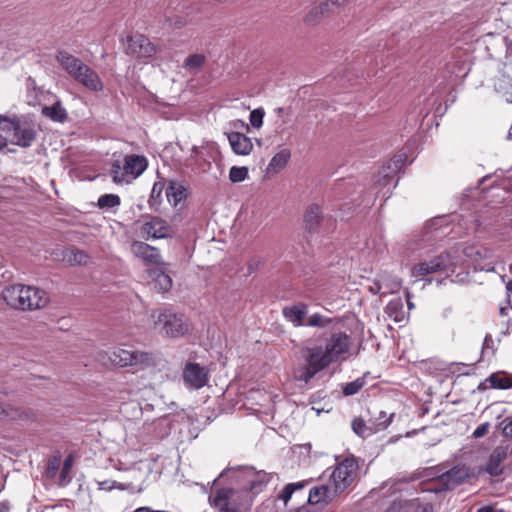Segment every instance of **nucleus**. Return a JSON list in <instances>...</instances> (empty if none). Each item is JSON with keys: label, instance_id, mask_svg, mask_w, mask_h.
Returning a JSON list of instances; mask_svg holds the SVG:
<instances>
[{"label": "nucleus", "instance_id": "nucleus-1", "mask_svg": "<svg viewBox=\"0 0 512 512\" xmlns=\"http://www.w3.org/2000/svg\"><path fill=\"white\" fill-rule=\"evenodd\" d=\"M231 471L239 487L216 489L209 496V503L216 512H247L253 501L252 494L261 491L269 477L264 471H256L252 467Z\"/></svg>", "mask_w": 512, "mask_h": 512}, {"label": "nucleus", "instance_id": "nucleus-2", "mask_svg": "<svg viewBox=\"0 0 512 512\" xmlns=\"http://www.w3.org/2000/svg\"><path fill=\"white\" fill-rule=\"evenodd\" d=\"M359 465L354 457H347L327 468L317 484L310 488L308 503L323 510L345 496L358 479Z\"/></svg>", "mask_w": 512, "mask_h": 512}, {"label": "nucleus", "instance_id": "nucleus-3", "mask_svg": "<svg viewBox=\"0 0 512 512\" xmlns=\"http://www.w3.org/2000/svg\"><path fill=\"white\" fill-rule=\"evenodd\" d=\"M56 61L76 82L92 92H102L104 83L98 73L78 57L61 50L56 54Z\"/></svg>", "mask_w": 512, "mask_h": 512}, {"label": "nucleus", "instance_id": "nucleus-4", "mask_svg": "<svg viewBox=\"0 0 512 512\" xmlns=\"http://www.w3.org/2000/svg\"><path fill=\"white\" fill-rule=\"evenodd\" d=\"M301 357L304 360V365L294 371V378L305 384H308L317 373L333 363L326 346L311 341L301 349Z\"/></svg>", "mask_w": 512, "mask_h": 512}, {"label": "nucleus", "instance_id": "nucleus-5", "mask_svg": "<svg viewBox=\"0 0 512 512\" xmlns=\"http://www.w3.org/2000/svg\"><path fill=\"white\" fill-rule=\"evenodd\" d=\"M108 360L118 367H135L145 369L158 364L160 357L152 352L118 346L107 352Z\"/></svg>", "mask_w": 512, "mask_h": 512}, {"label": "nucleus", "instance_id": "nucleus-6", "mask_svg": "<svg viewBox=\"0 0 512 512\" xmlns=\"http://www.w3.org/2000/svg\"><path fill=\"white\" fill-rule=\"evenodd\" d=\"M148 167V160L143 155L128 154L122 161L111 163L110 175L116 184H130L140 177Z\"/></svg>", "mask_w": 512, "mask_h": 512}, {"label": "nucleus", "instance_id": "nucleus-7", "mask_svg": "<svg viewBox=\"0 0 512 512\" xmlns=\"http://www.w3.org/2000/svg\"><path fill=\"white\" fill-rule=\"evenodd\" d=\"M152 316L156 318L154 323L155 329L164 336L182 337L190 330V325L182 314H176L171 310H164L158 313L154 312Z\"/></svg>", "mask_w": 512, "mask_h": 512}, {"label": "nucleus", "instance_id": "nucleus-8", "mask_svg": "<svg viewBox=\"0 0 512 512\" xmlns=\"http://www.w3.org/2000/svg\"><path fill=\"white\" fill-rule=\"evenodd\" d=\"M457 264V257L451 253L440 254L431 260L415 264L411 269V275L413 277H425L436 272L448 274L454 272Z\"/></svg>", "mask_w": 512, "mask_h": 512}, {"label": "nucleus", "instance_id": "nucleus-9", "mask_svg": "<svg viewBox=\"0 0 512 512\" xmlns=\"http://www.w3.org/2000/svg\"><path fill=\"white\" fill-rule=\"evenodd\" d=\"M407 155L399 153L395 155L386 166L378 173L376 184L381 188H387V192L391 187L396 186L395 176L405 166Z\"/></svg>", "mask_w": 512, "mask_h": 512}, {"label": "nucleus", "instance_id": "nucleus-10", "mask_svg": "<svg viewBox=\"0 0 512 512\" xmlns=\"http://www.w3.org/2000/svg\"><path fill=\"white\" fill-rule=\"evenodd\" d=\"M171 226L160 217H152L138 228V235L145 239H163L172 236Z\"/></svg>", "mask_w": 512, "mask_h": 512}, {"label": "nucleus", "instance_id": "nucleus-11", "mask_svg": "<svg viewBox=\"0 0 512 512\" xmlns=\"http://www.w3.org/2000/svg\"><path fill=\"white\" fill-rule=\"evenodd\" d=\"M34 124L26 118H13L12 144L20 147H30L35 140Z\"/></svg>", "mask_w": 512, "mask_h": 512}, {"label": "nucleus", "instance_id": "nucleus-12", "mask_svg": "<svg viewBox=\"0 0 512 512\" xmlns=\"http://www.w3.org/2000/svg\"><path fill=\"white\" fill-rule=\"evenodd\" d=\"M474 476V471L467 465H457L439 477V482L446 490H452Z\"/></svg>", "mask_w": 512, "mask_h": 512}, {"label": "nucleus", "instance_id": "nucleus-13", "mask_svg": "<svg viewBox=\"0 0 512 512\" xmlns=\"http://www.w3.org/2000/svg\"><path fill=\"white\" fill-rule=\"evenodd\" d=\"M131 253L146 265H163L159 249L143 241H133L130 246Z\"/></svg>", "mask_w": 512, "mask_h": 512}, {"label": "nucleus", "instance_id": "nucleus-14", "mask_svg": "<svg viewBox=\"0 0 512 512\" xmlns=\"http://www.w3.org/2000/svg\"><path fill=\"white\" fill-rule=\"evenodd\" d=\"M333 362L343 358L349 352L351 338L346 333L336 332L331 334L324 344Z\"/></svg>", "mask_w": 512, "mask_h": 512}, {"label": "nucleus", "instance_id": "nucleus-15", "mask_svg": "<svg viewBox=\"0 0 512 512\" xmlns=\"http://www.w3.org/2000/svg\"><path fill=\"white\" fill-rule=\"evenodd\" d=\"M127 53L139 58H149L156 53V48L148 38L143 35H134L129 38Z\"/></svg>", "mask_w": 512, "mask_h": 512}, {"label": "nucleus", "instance_id": "nucleus-16", "mask_svg": "<svg viewBox=\"0 0 512 512\" xmlns=\"http://www.w3.org/2000/svg\"><path fill=\"white\" fill-rule=\"evenodd\" d=\"M184 381L187 385L200 389L208 382V374L204 367L197 363H188L183 372Z\"/></svg>", "mask_w": 512, "mask_h": 512}, {"label": "nucleus", "instance_id": "nucleus-17", "mask_svg": "<svg viewBox=\"0 0 512 512\" xmlns=\"http://www.w3.org/2000/svg\"><path fill=\"white\" fill-rule=\"evenodd\" d=\"M26 286L16 284L6 287L2 292L4 301L12 308L26 310Z\"/></svg>", "mask_w": 512, "mask_h": 512}, {"label": "nucleus", "instance_id": "nucleus-18", "mask_svg": "<svg viewBox=\"0 0 512 512\" xmlns=\"http://www.w3.org/2000/svg\"><path fill=\"white\" fill-rule=\"evenodd\" d=\"M488 388L501 390L512 388V374L505 371H497L490 374L478 385V390H486Z\"/></svg>", "mask_w": 512, "mask_h": 512}, {"label": "nucleus", "instance_id": "nucleus-19", "mask_svg": "<svg viewBox=\"0 0 512 512\" xmlns=\"http://www.w3.org/2000/svg\"><path fill=\"white\" fill-rule=\"evenodd\" d=\"M25 297L26 310L42 309L49 303L47 292L35 286H26Z\"/></svg>", "mask_w": 512, "mask_h": 512}, {"label": "nucleus", "instance_id": "nucleus-20", "mask_svg": "<svg viewBox=\"0 0 512 512\" xmlns=\"http://www.w3.org/2000/svg\"><path fill=\"white\" fill-rule=\"evenodd\" d=\"M187 185L184 181L172 179L166 187L167 201L176 207L181 201L187 198Z\"/></svg>", "mask_w": 512, "mask_h": 512}, {"label": "nucleus", "instance_id": "nucleus-21", "mask_svg": "<svg viewBox=\"0 0 512 512\" xmlns=\"http://www.w3.org/2000/svg\"><path fill=\"white\" fill-rule=\"evenodd\" d=\"M148 283L153 290L160 293L168 292L172 287L171 277L159 269L148 271Z\"/></svg>", "mask_w": 512, "mask_h": 512}, {"label": "nucleus", "instance_id": "nucleus-22", "mask_svg": "<svg viewBox=\"0 0 512 512\" xmlns=\"http://www.w3.org/2000/svg\"><path fill=\"white\" fill-rule=\"evenodd\" d=\"M508 448L499 446L493 450L486 464L485 471L491 476H499L503 472L502 462L507 458Z\"/></svg>", "mask_w": 512, "mask_h": 512}, {"label": "nucleus", "instance_id": "nucleus-23", "mask_svg": "<svg viewBox=\"0 0 512 512\" xmlns=\"http://www.w3.org/2000/svg\"><path fill=\"white\" fill-rule=\"evenodd\" d=\"M230 146L238 155H248L253 149L251 139L240 132H232L228 135Z\"/></svg>", "mask_w": 512, "mask_h": 512}, {"label": "nucleus", "instance_id": "nucleus-24", "mask_svg": "<svg viewBox=\"0 0 512 512\" xmlns=\"http://www.w3.org/2000/svg\"><path fill=\"white\" fill-rule=\"evenodd\" d=\"M282 313L285 319L291 322L294 326H302L303 320L308 313L307 305L299 303L296 305L287 306L283 308Z\"/></svg>", "mask_w": 512, "mask_h": 512}, {"label": "nucleus", "instance_id": "nucleus-25", "mask_svg": "<svg viewBox=\"0 0 512 512\" xmlns=\"http://www.w3.org/2000/svg\"><path fill=\"white\" fill-rule=\"evenodd\" d=\"M166 420L162 418L155 419L151 422H145L141 428V435L152 437V438H162L166 433Z\"/></svg>", "mask_w": 512, "mask_h": 512}, {"label": "nucleus", "instance_id": "nucleus-26", "mask_svg": "<svg viewBox=\"0 0 512 512\" xmlns=\"http://www.w3.org/2000/svg\"><path fill=\"white\" fill-rule=\"evenodd\" d=\"M322 220L323 218L320 206L317 204L309 205L304 214L306 229L310 232L315 231Z\"/></svg>", "mask_w": 512, "mask_h": 512}, {"label": "nucleus", "instance_id": "nucleus-27", "mask_svg": "<svg viewBox=\"0 0 512 512\" xmlns=\"http://www.w3.org/2000/svg\"><path fill=\"white\" fill-rule=\"evenodd\" d=\"M386 315L396 323L404 322L405 312L401 298L391 300L385 307Z\"/></svg>", "mask_w": 512, "mask_h": 512}, {"label": "nucleus", "instance_id": "nucleus-28", "mask_svg": "<svg viewBox=\"0 0 512 512\" xmlns=\"http://www.w3.org/2000/svg\"><path fill=\"white\" fill-rule=\"evenodd\" d=\"M484 253L485 251L483 249L476 247H468L465 249V255L471 257V263L476 270L491 271L493 270L491 263L486 264L482 261Z\"/></svg>", "mask_w": 512, "mask_h": 512}, {"label": "nucleus", "instance_id": "nucleus-29", "mask_svg": "<svg viewBox=\"0 0 512 512\" xmlns=\"http://www.w3.org/2000/svg\"><path fill=\"white\" fill-rule=\"evenodd\" d=\"M13 119L0 117V150L12 144Z\"/></svg>", "mask_w": 512, "mask_h": 512}, {"label": "nucleus", "instance_id": "nucleus-30", "mask_svg": "<svg viewBox=\"0 0 512 512\" xmlns=\"http://www.w3.org/2000/svg\"><path fill=\"white\" fill-rule=\"evenodd\" d=\"M331 11L328 2H322L319 5L312 7L309 12L306 14L304 21L308 25H314L317 23L322 16L329 13Z\"/></svg>", "mask_w": 512, "mask_h": 512}, {"label": "nucleus", "instance_id": "nucleus-31", "mask_svg": "<svg viewBox=\"0 0 512 512\" xmlns=\"http://www.w3.org/2000/svg\"><path fill=\"white\" fill-rule=\"evenodd\" d=\"M42 114L53 121L63 122L67 118V112L59 101L51 106H44L42 108Z\"/></svg>", "mask_w": 512, "mask_h": 512}, {"label": "nucleus", "instance_id": "nucleus-32", "mask_svg": "<svg viewBox=\"0 0 512 512\" xmlns=\"http://www.w3.org/2000/svg\"><path fill=\"white\" fill-rule=\"evenodd\" d=\"M121 204L120 197L117 194H104L98 198L97 205L100 209L106 211H115Z\"/></svg>", "mask_w": 512, "mask_h": 512}, {"label": "nucleus", "instance_id": "nucleus-33", "mask_svg": "<svg viewBox=\"0 0 512 512\" xmlns=\"http://www.w3.org/2000/svg\"><path fill=\"white\" fill-rule=\"evenodd\" d=\"M64 260L70 265H87L90 262V256L84 251L72 249L65 253Z\"/></svg>", "mask_w": 512, "mask_h": 512}, {"label": "nucleus", "instance_id": "nucleus-34", "mask_svg": "<svg viewBox=\"0 0 512 512\" xmlns=\"http://www.w3.org/2000/svg\"><path fill=\"white\" fill-rule=\"evenodd\" d=\"M379 281L383 284V294L394 293L401 286V281L399 278L393 277L386 273L379 276Z\"/></svg>", "mask_w": 512, "mask_h": 512}, {"label": "nucleus", "instance_id": "nucleus-35", "mask_svg": "<svg viewBox=\"0 0 512 512\" xmlns=\"http://www.w3.org/2000/svg\"><path fill=\"white\" fill-rule=\"evenodd\" d=\"M290 156V151L288 149H283L272 157L269 166L274 170H281L287 165Z\"/></svg>", "mask_w": 512, "mask_h": 512}, {"label": "nucleus", "instance_id": "nucleus-36", "mask_svg": "<svg viewBox=\"0 0 512 512\" xmlns=\"http://www.w3.org/2000/svg\"><path fill=\"white\" fill-rule=\"evenodd\" d=\"M393 416V413L388 415L386 412L381 411L375 420L370 421L372 430H374L375 433L385 430L390 425Z\"/></svg>", "mask_w": 512, "mask_h": 512}, {"label": "nucleus", "instance_id": "nucleus-37", "mask_svg": "<svg viewBox=\"0 0 512 512\" xmlns=\"http://www.w3.org/2000/svg\"><path fill=\"white\" fill-rule=\"evenodd\" d=\"M352 429L358 436L366 438L375 434L372 430V424L367 425L361 418H356L352 421Z\"/></svg>", "mask_w": 512, "mask_h": 512}, {"label": "nucleus", "instance_id": "nucleus-38", "mask_svg": "<svg viewBox=\"0 0 512 512\" xmlns=\"http://www.w3.org/2000/svg\"><path fill=\"white\" fill-rule=\"evenodd\" d=\"M306 485L305 481L297 482V483H289L285 486L281 494L279 495V499L287 504V502L291 499L292 494L298 490L304 488Z\"/></svg>", "mask_w": 512, "mask_h": 512}, {"label": "nucleus", "instance_id": "nucleus-39", "mask_svg": "<svg viewBox=\"0 0 512 512\" xmlns=\"http://www.w3.org/2000/svg\"><path fill=\"white\" fill-rule=\"evenodd\" d=\"M72 465H73L72 456H68L64 460V463H63V466H62V469L60 472V476H59V484L61 486H66L70 482V480H71L70 472L72 469Z\"/></svg>", "mask_w": 512, "mask_h": 512}, {"label": "nucleus", "instance_id": "nucleus-40", "mask_svg": "<svg viewBox=\"0 0 512 512\" xmlns=\"http://www.w3.org/2000/svg\"><path fill=\"white\" fill-rule=\"evenodd\" d=\"M205 62V56L202 54H193L186 58L184 67L191 70H198Z\"/></svg>", "mask_w": 512, "mask_h": 512}, {"label": "nucleus", "instance_id": "nucleus-41", "mask_svg": "<svg viewBox=\"0 0 512 512\" xmlns=\"http://www.w3.org/2000/svg\"><path fill=\"white\" fill-rule=\"evenodd\" d=\"M248 176V169L246 167H231L229 171V179L233 183H238L244 181Z\"/></svg>", "mask_w": 512, "mask_h": 512}, {"label": "nucleus", "instance_id": "nucleus-42", "mask_svg": "<svg viewBox=\"0 0 512 512\" xmlns=\"http://www.w3.org/2000/svg\"><path fill=\"white\" fill-rule=\"evenodd\" d=\"M164 188H165V184L161 181L155 182L153 184L151 194L149 197L150 206H153L161 201V195H162Z\"/></svg>", "mask_w": 512, "mask_h": 512}, {"label": "nucleus", "instance_id": "nucleus-43", "mask_svg": "<svg viewBox=\"0 0 512 512\" xmlns=\"http://www.w3.org/2000/svg\"><path fill=\"white\" fill-rule=\"evenodd\" d=\"M22 413L18 409H14L10 406H5L0 403V419H17L21 418Z\"/></svg>", "mask_w": 512, "mask_h": 512}, {"label": "nucleus", "instance_id": "nucleus-44", "mask_svg": "<svg viewBox=\"0 0 512 512\" xmlns=\"http://www.w3.org/2000/svg\"><path fill=\"white\" fill-rule=\"evenodd\" d=\"M331 322L330 319L325 318L321 314L315 313L308 318L307 324L311 327H326Z\"/></svg>", "mask_w": 512, "mask_h": 512}, {"label": "nucleus", "instance_id": "nucleus-45", "mask_svg": "<svg viewBox=\"0 0 512 512\" xmlns=\"http://www.w3.org/2000/svg\"><path fill=\"white\" fill-rule=\"evenodd\" d=\"M364 385L363 379H356L355 381H352L350 383H347L345 387L343 388V393L347 396L354 395L360 391V389Z\"/></svg>", "mask_w": 512, "mask_h": 512}, {"label": "nucleus", "instance_id": "nucleus-46", "mask_svg": "<svg viewBox=\"0 0 512 512\" xmlns=\"http://www.w3.org/2000/svg\"><path fill=\"white\" fill-rule=\"evenodd\" d=\"M97 485L99 490L104 491H111L112 489L125 490V486L122 483L111 480L98 481Z\"/></svg>", "mask_w": 512, "mask_h": 512}, {"label": "nucleus", "instance_id": "nucleus-47", "mask_svg": "<svg viewBox=\"0 0 512 512\" xmlns=\"http://www.w3.org/2000/svg\"><path fill=\"white\" fill-rule=\"evenodd\" d=\"M264 111L262 109H254L251 111L249 120L254 128H260L263 124Z\"/></svg>", "mask_w": 512, "mask_h": 512}, {"label": "nucleus", "instance_id": "nucleus-48", "mask_svg": "<svg viewBox=\"0 0 512 512\" xmlns=\"http://www.w3.org/2000/svg\"><path fill=\"white\" fill-rule=\"evenodd\" d=\"M489 423H483L479 425L473 432V437L475 438H481L485 436L488 433L489 430Z\"/></svg>", "mask_w": 512, "mask_h": 512}, {"label": "nucleus", "instance_id": "nucleus-49", "mask_svg": "<svg viewBox=\"0 0 512 512\" xmlns=\"http://www.w3.org/2000/svg\"><path fill=\"white\" fill-rule=\"evenodd\" d=\"M369 291L373 294H383V284L379 279L375 280L372 285L369 286Z\"/></svg>", "mask_w": 512, "mask_h": 512}, {"label": "nucleus", "instance_id": "nucleus-50", "mask_svg": "<svg viewBox=\"0 0 512 512\" xmlns=\"http://www.w3.org/2000/svg\"><path fill=\"white\" fill-rule=\"evenodd\" d=\"M275 132H276L277 135H279L281 137H284V136H286L287 138L290 137V133L287 132V129L285 127V121L284 120H282L281 124H277Z\"/></svg>", "mask_w": 512, "mask_h": 512}, {"label": "nucleus", "instance_id": "nucleus-51", "mask_svg": "<svg viewBox=\"0 0 512 512\" xmlns=\"http://www.w3.org/2000/svg\"><path fill=\"white\" fill-rule=\"evenodd\" d=\"M503 434L506 437L512 438V417L506 420V423L503 428Z\"/></svg>", "mask_w": 512, "mask_h": 512}, {"label": "nucleus", "instance_id": "nucleus-52", "mask_svg": "<svg viewBox=\"0 0 512 512\" xmlns=\"http://www.w3.org/2000/svg\"><path fill=\"white\" fill-rule=\"evenodd\" d=\"M476 512H503L502 510H498L495 506L487 505L480 507Z\"/></svg>", "mask_w": 512, "mask_h": 512}, {"label": "nucleus", "instance_id": "nucleus-53", "mask_svg": "<svg viewBox=\"0 0 512 512\" xmlns=\"http://www.w3.org/2000/svg\"><path fill=\"white\" fill-rule=\"evenodd\" d=\"M348 0H327L326 2L329 3V6L333 7H341L344 5Z\"/></svg>", "mask_w": 512, "mask_h": 512}, {"label": "nucleus", "instance_id": "nucleus-54", "mask_svg": "<svg viewBox=\"0 0 512 512\" xmlns=\"http://www.w3.org/2000/svg\"><path fill=\"white\" fill-rule=\"evenodd\" d=\"M199 152H200V148L198 146H193L191 148V155H190V157L196 160Z\"/></svg>", "mask_w": 512, "mask_h": 512}, {"label": "nucleus", "instance_id": "nucleus-55", "mask_svg": "<svg viewBox=\"0 0 512 512\" xmlns=\"http://www.w3.org/2000/svg\"><path fill=\"white\" fill-rule=\"evenodd\" d=\"M134 512H154V510L148 506L139 507Z\"/></svg>", "mask_w": 512, "mask_h": 512}, {"label": "nucleus", "instance_id": "nucleus-56", "mask_svg": "<svg viewBox=\"0 0 512 512\" xmlns=\"http://www.w3.org/2000/svg\"><path fill=\"white\" fill-rule=\"evenodd\" d=\"M58 465H59V461H58V459H56L54 462L50 463L49 470H52L53 472H55L58 468Z\"/></svg>", "mask_w": 512, "mask_h": 512}, {"label": "nucleus", "instance_id": "nucleus-57", "mask_svg": "<svg viewBox=\"0 0 512 512\" xmlns=\"http://www.w3.org/2000/svg\"><path fill=\"white\" fill-rule=\"evenodd\" d=\"M492 342H493V340L491 339V337L486 336L484 339V348L488 347L489 343H492Z\"/></svg>", "mask_w": 512, "mask_h": 512}, {"label": "nucleus", "instance_id": "nucleus-58", "mask_svg": "<svg viewBox=\"0 0 512 512\" xmlns=\"http://www.w3.org/2000/svg\"><path fill=\"white\" fill-rule=\"evenodd\" d=\"M507 139L508 140H512V124H511V127L509 128V131H508V134H507Z\"/></svg>", "mask_w": 512, "mask_h": 512}, {"label": "nucleus", "instance_id": "nucleus-59", "mask_svg": "<svg viewBox=\"0 0 512 512\" xmlns=\"http://www.w3.org/2000/svg\"><path fill=\"white\" fill-rule=\"evenodd\" d=\"M407 296L409 297V294H408ZM407 302H408V307H409V309H412V308L414 307L413 303H412V302H410V300H409V299H408V301H407Z\"/></svg>", "mask_w": 512, "mask_h": 512}, {"label": "nucleus", "instance_id": "nucleus-60", "mask_svg": "<svg viewBox=\"0 0 512 512\" xmlns=\"http://www.w3.org/2000/svg\"><path fill=\"white\" fill-rule=\"evenodd\" d=\"M508 289H512V281L508 284Z\"/></svg>", "mask_w": 512, "mask_h": 512}]
</instances>
